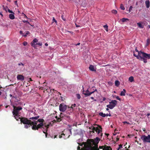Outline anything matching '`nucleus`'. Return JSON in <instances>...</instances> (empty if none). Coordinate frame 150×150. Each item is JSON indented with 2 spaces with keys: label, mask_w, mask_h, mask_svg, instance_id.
<instances>
[{
  "label": "nucleus",
  "mask_w": 150,
  "mask_h": 150,
  "mask_svg": "<svg viewBox=\"0 0 150 150\" xmlns=\"http://www.w3.org/2000/svg\"><path fill=\"white\" fill-rule=\"evenodd\" d=\"M99 115L102 116L103 117H105L106 116V114L105 113H103V112H100L99 113Z\"/></svg>",
  "instance_id": "26"
},
{
  "label": "nucleus",
  "mask_w": 150,
  "mask_h": 150,
  "mask_svg": "<svg viewBox=\"0 0 150 150\" xmlns=\"http://www.w3.org/2000/svg\"><path fill=\"white\" fill-rule=\"evenodd\" d=\"M111 116V115L110 113H109V114L107 113L106 114V116Z\"/></svg>",
  "instance_id": "50"
},
{
  "label": "nucleus",
  "mask_w": 150,
  "mask_h": 150,
  "mask_svg": "<svg viewBox=\"0 0 150 150\" xmlns=\"http://www.w3.org/2000/svg\"><path fill=\"white\" fill-rule=\"evenodd\" d=\"M105 146L103 150H112V149L110 146H108L106 145H105Z\"/></svg>",
  "instance_id": "17"
},
{
  "label": "nucleus",
  "mask_w": 150,
  "mask_h": 150,
  "mask_svg": "<svg viewBox=\"0 0 150 150\" xmlns=\"http://www.w3.org/2000/svg\"><path fill=\"white\" fill-rule=\"evenodd\" d=\"M116 98L117 100H121V98H119V96H117L116 97Z\"/></svg>",
  "instance_id": "46"
},
{
  "label": "nucleus",
  "mask_w": 150,
  "mask_h": 150,
  "mask_svg": "<svg viewBox=\"0 0 150 150\" xmlns=\"http://www.w3.org/2000/svg\"><path fill=\"white\" fill-rule=\"evenodd\" d=\"M150 43V40L149 39H147L146 41V46H147L149 45Z\"/></svg>",
  "instance_id": "29"
},
{
  "label": "nucleus",
  "mask_w": 150,
  "mask_h": 150,
  "mask_svg": "<svg viewBox=\"0 0 150 150\" xmlns=\"http://www.w3.org/2000/svg\"><path fill=\"white\" fill-rule=\"evenodd\" d=\"M94 125L95 126H97L98 127H95L92 126L89 127V129H93L92 131L94 133L95 131H96L98 134H99L100 132L101 131V129H102V127L101 126L96 124H95Z\"/></svg>",
  "instance_id": "4"
},
{
  "label": "nucleus",
  "mask_w": 150,
  "mask_h": 150,
  "mask_svg": "<svg viewBox=\"0 0 150 150\" xmlns=\"http://www.w3.org/2000/svg\"><path fill=\"white\" fill-rule=\"evenodd\" d=\"M80 45V43H77V44L76 45L77 46L78 45Z\"/></svg>",
  "instance_id": "63"
},
{
  "label": "nucleus",
  "mask_w": 150,
  "mask_h": 150,
  "mask_svg": "<svg viewBox=\"0 0 150 150\" xmlns=\"http://www.w3.org/2000/svg\"><path fill=\"white\" fill-rule=\"evenodd\" d=\"M13 109L12 113L13 115L19 116V112L20 110L22 109V108L20 106L16 107L14 105L13 106Z\"/></svg>",
  "instance_id": "5"
},
{
  "label": "nucleus",
  "mask_w": 150,
  "mask_h": 150,
  "mask_svg": "<svg viewBox=\"0 0 150 150\" xmlns=\"http://www.w3.org/2000/svg\"><path fill=\"white\" fill-rule=\"evenodd\" d=\"M121 9L122 10H124L125 9V8L123 4H121L120 6Z\"/></svg>",
  "instance_id": "33"
},
{
  "label": "nucleus",
  "mask_w": 150,
  "mask_h": 150,
  "mask_svg": "<svg viewBox=\"0 0 150 150\" xmlns=\"http://www.w3.org/2000/svg\"><path fill=\"white\" fill-rule=\"evenodd\" d=\"M12 98H15L16 99V101H18V97L16 96H13Z\"/></svg>",
  "instance_id": "38"
},
{
  "label": "nucleus",
  "mask_w": 150,
  "mask_h": 150,
  "mask_svg": "<svg viewBox=\"0 0 150 150\" xmlns=\"http://www.w3.org/2000/svg\"><path fill=\"white\" fill-rule=\"evenodd\" d=\"M106 100V98H105V97H103V101H104V100Z\"/></svg>",
  "instance_id": "57"
},
{
  "label": "nucleus",
  "mask_w": 150,
  "mask_h": 150,
  "mask_svg": "<svg viewBox=\"0 0 150 150\" xmlns=\"http://www.w3.org/2000/svg\"><path fill=\"white\" fill-rule=\"evenodd\" d=\"M33 114V116L29 118V119L32 120L33 121L37 120L40 117L39 115H38L36 113L34 112Z\"/></svg>",
  "instance_id": "12"
},
{
  "label": "nucleus",
  "mask_w": 150,
  "mask_h": 150,
  "mask_svg": "<svg viewBox=\"0 0 150 150\" xmlns=\"http://www.w3.org/2000/svg\"><path fill=\"white\" fill-rule=\"evenodd\" d=\"M37 121H36V120H35L34 121H33V122H36V123H37L38 122H42L43 123L44 122V120L43 119H38Z\"/></svg>",
  "instance_id": "18"
},
{
  "label": "nucleus",
  "mask_w": 150,
  "mask_h": 150,
  "mask_svg": "<svg viewBox=\"0 0 150 150\" xmlns=\"http://www.w3.org/2000/svg\"><path fill=\"white\" fill-rule=\"evenodd\" d=\"M57 120L58 122H59L61 120V118L58 117L57 119Z\"/></svg>",
  "instance_id": "49"
},
{
  "label": "nucleus",
  "mask_w": 150,
  "mask_h": 150,
  "mask_svg": "<svg viewBox=\"0 0 150 150\" xmlns=\"http://www.w3.org/2000/svg\"><path fill=\"white\" fill-rule=\"evenodd\" d=\"M68 126L69 128H71V125H68Z\"/></svg>",
  "instance_id": "64"
},
{
  "label": "nucleus",
  "mask_w": 150,
  "mask_h": 150,
  "mask_svg": "<svg viewBox=\"0 0 150 150\" xmlns=\"http://www.w3.org/2000/svg\"><path fill=\"white\" fill-rule=\"evenodd\" d=\"M32 125L33 126V123H30V124H26L24 125V127L25 128L27 129L29 127H30V126H32Z\"/></svg>",
  "instance_id": "21"
},
{
  "label": "nucleus",
  "mask_w": 150,
  "mask_h": 150,
  "mask_svg": "<svg viewBox=\"0 0 150 150\" xmlns=\"http://www.w3.org/2000/svg\"><path fill=\"white\" fill-rule=\"evenodd\" d=\"M45 46H47L48 45V44L47 43H45Z\"/></svg>",
  "instance_id": "62"
},
{
  "label": "nucleus",
  "mask_w": 150,
  "mask_h": 150,
  "mask_svg": "<svg viewBox=\"0 0 150 150\" xmlns=\"http://www.w3.org/2000/svg\"><path fill=\"white\" fill-rule=\"evenodd\" d=\"M19 32H20V34L22 35L23 36V33L22 31H20Z\"/></svg>",
  "instance_id": "52"
},
{
  "label": "nucleus",
  "mask_w": 150,
  "mask_h": 150,
  "mask_svg": "<svg viewBox=\"0 0 150 150\" xmlns=\"http://www.w3.org/2000/svg\"><path fill=\"white\" fill-rule=\"evenodd\" d=\"M117 101L115 100H112L109 102L110 104L107 105L106 106L107 108H109L110 109H113L117 105Z\"/></svg>",
  "instance_id": "9"
},
{
  "label": "nucleus",
  "mask_w": 150,
  "mask_h": 150,
  "mask_svg": "<svg viewBox=\"0 0 150 150\" xmlns=\"http://www.w3.org/2000/svg\"><path fill=\"white\" fill-rule=\"evenodd\" d=\"M52 21L53 22H54L56 23H57V21L55 19L54 17L53 18Z\"/></svg>",
  "instance_id": "45"
},
{
  "label": "nucleus",
  "mask_w": 150,
  "mask_h": 150,
  "mask_svg": "<svg viewBox=\"0 0 150 150\" xmlns=\"http://www.w3.org/2000/svg\"><path fill=\"white\" fill-rule=\"evenodd\" d=\"M83 93L85 96H89L91 95L92 93H93L96 91H97V90L96 89L92 91H90L88 89L86 91L83 90Z\"/></svg>",
  "instance_id": "10"
},
{
  "label": "nucleus",
  "mask_w": 150,
  "mask_h": 150,
  "mask_svg": "<svg viewBox=\"0 0 150 150\" xmlns=\"http://www.w3.org/2000/svg\"><path fill=\"white\" fill-rule=\"evenodd\" d=\"M75 25H76V27H78L80 26L79 25H77L76 24H75Z\"/></svg>",
  "instance_id": "56"
},
{
  "label": "nucleus",
  "mask_w": 150,
  "mask_h": 150,
  "mask_svg": "<svg viewBox=\"0 0 150 150\" xmlns=\"http://www.w3.org/2000/svg\"><path fill=\"white\" fill-rule=\"evenodd\" d=\"M59 110L60 111L64 112L65 111L67 108V105L64 103H61L59 106Z\"/></svg>",
  "instance_id": "11"
},
{
  "label": "nucleus",
  "mask_w": 150,
  "mask_h": 150,
  "mask_svg": "<svg viewBox=\"0 0 150 150\" xmlns=\"http://www.w3.org/2000/svg\"><path fill=\"white\" fill-rule=\"evenodd\" d=\"M14 13H12L11 14H10L9 15V17L10 19H13L15 18V16H14Z\"/></svg>",
  "instance_id": "23"
},
{
  "label": "nucleus",
  "mask_w": 150,
  "mask_h": 150,
  "mask_svg": "<svg viewBox=\"0 0 150 150\" xmlns=\"http://www.w3.org/2000/svg\"><path fill=\"white\" fill-rule=\"evenodd\" d=\"M44 126H45V127L46 128V131L45 132V131H43V132L44 133H45V137H47V129L48 128H49V124H45V125H44Z\"/></svg>",
  "instance_id": "16"
},
{
  "label": "nucleus",
  "mask_w": 150,
  "mask_h": 150,
  "mask_svg": "<svg viewBox=\"0 0 150 150\" xmlns=\"http://www.w3.org/2000/svg\"><path fill=\"white\" fill-rule=\"evenodd\" d=\"M76 104L75 103L74 104H72L71 105V106L70 107V108H71V111H73V108L75 107L76 106ZM69 108L70 107L68 106H67Z\"/></svg>",
  "instance_id": "25"
},
{
  "label": "nucleus",
  "mask_w": 150,
  "mask_h": 150,
  "mask_svg": "<svg viewBox=\"0 0 150 150\" xmlns=\"http://www.w3.org/2000/svg\"><path fill=\"white\" fill-rule=\"evenodd\" d=\"M119 138H116V142L118 141L119 140Z\"/></svg>",
  "instance_id": "58"
},
{
  "label": "nucleus",
  "mask_w": 150,
  "mask_h": 150,
  "mask_svg": "<svg viewBox=\"0 0 150 150\" xmlns=\"http://www.w3.org/2000/svg\"><path fill=\"white\" fill-rule=\"evenodd\" d=\"M36 45H39L40 46H41L42 45V42L37 43V42L36 43Z\"/></svg>",
  "instance_id": "48"
},
{
  "label": "nucleus",
  "mask_w": 150,
  "mask_h": 150,
  "mask_svg": "<svg viewBox=\"0 0 150 150\" xmlns=\"http://www.w3.org/2000/svg\"><path fill=\"white\" fill-rule=\"evenodd\" d=\"M64 117V119L68 121L70 120V117L69 115H65Z\"/></svg>",
  "instance_id": "22"
},
{
  "label": "nucleus",
  "mask_w": 150,
  "mask_h": 150,
  "mask_svg": "<svg viewBox=\"0 0 150 150\" xmlns=\"http://www.w3.org/2000/svg\"><path fill=\"white\" fill-rule=\"evenodd\" d=\"M141 139L144 143H150V135L149 134L147 136L145 135H142L141 136Z\"/></svg>",
  "instance_id": "8"
},
{
  "label": "nucleus",
  "mask_w": 150,
  "mask_h": 150,
  "mask_svg": "<svg viewBox=\"0 0 150 150\" xmlns=\"http://www.w3.org/2000/svg\"><path fill=\"white\" fill-rule=\"evenodd\" d=\"M126 90L125 89H123V91H122L121 92L120 95L121 96H125V95Z\"/></svg>",
  "instance_id": "24"
},
{
  "label": "nucleus",
  "mask_w": 150,
  "mask_h": 150,
  "mask_svg": "<svg viewBox=\"0 0 150 150\" xmlns=\"http://www.w3.org/2000/svg\"><path fill=\"white\" fill-rule=\"evenodd\" d=\"M119 147L118 148V149H121L122 148V144H119Z\"/></svg>",
  "instance_id": "40"
},
{
  "label": "nucleus",
  "mask_w": 150,
  "mask_h": 150,
  "mask_svg": "<svg viewBox=\"0 0 150 150\" xmlns=\"http://www.w3.org/2000/svg\"><path fill=\"white\" fill-rule=\"evenodd\" d=\"M115 86H118L120 85V83L118 81H116L115 82Z\"/></svg>",
  "instance_id": "27"
},
{
  "label": "nucleus",
  "mask_w": 150,
  "mask_h": 150,
  "mask_svg": "<svg viewBox=\"0 0 150 150\" xmlns=\"http://www.w3.org/2000/svg\"><path fill=\"white\" fill-rule=\"evenodd\" d=\"M24 18H28L27 17V16L25 14H24Z\"/></svg>",
  "instance_id": "55"
},
{
  "label": "nucleus",
  "mask_w": 150,
  "mask_h": 150,
  "mask_svg": "<svg viewBox=\"0 0 150 150\" xmlns=\"http://www.w3.org/2000/svg\"><path fill=\"white\" fill-rule=\"evenodd\" d=\"M61 18H62V19L64 21H65L66 20V19L64 17V16L63 15H62L61 16Z\"/></svg>",
  "instance_id": "44"
},
{
  "label": "nucleus",
  "mask_w": 150,
  "mask_h": 150,
  "mask_svg": "<svg viewBox=\"0 0 150 150\" xmlns=\"http://www.w3.org/2000/svg\"><path fill=\"white\" fill-rule=\"evenodd\" d=\"M102 132V129H101V131L100 132V133L99 134H98L99 135V136H100L101 137L103 136V133H100V132Z\"/></svg>",
  "instance_id": "41"
},
{
  "label": "nucleus",
  "mask_w": 150,
  "mask_h": 150,
  "mask_svg": "<svg viewBox=\"0 0 150 150\" xmlns=\"http://www.w3.org/2000/svg\"><path fill=\"white\" fill-rule=\"evenodd\" d=\"M133 55L137 59L143 61L145 63L147 62V59H150V54H148L141 51H139L137 48L134 52Z\"/></svg>",
  "instance_id": "2"
},
{
  "label": "nucleus",
  "mask_w": 150,
  "mask_h": 150,
  "mask_svg": "<svg viewBox=\"0 0 150 150\" xmlns=\"http://www.w3.org/2000/svg\"><path fill=\"white\" fill-rule=\"evenodd\" d=\"M132 8L133 7L132 6H130V7H129V12H130V11H131Z\"/></svg>",
  "instance_id": "42"
},
{
  "label": "nucleus",
  "mask_w": 150,
  "mask_h": 150,
  "mask_svg": "<svg viewBox=\"0 0 150 150\" xmlns=\"http://www.w3.org/2000/svg\"><path fill=\"white\" fill-rule=\"evenodd\" d=\"M30 120L28 119L27 118L22 117L20 119V121L21 122L25 125L30 124V123H33V122Z\"/></svg>",
  "instance_id": "7"
},
{
  "label": "nucleus",
  "mask_w": 150,
  "mask_h": 150,
  "mask_svg": "<svg viewBox=\"0 0 150 150\" xmlns=\"http://www.w3.org/2000/svg\"><path fill=\"white\" fill-rule=\"evenodd\" d=\"M105 147V145H104V146H99V148H98V149H103H103H104V147Z\"/></svg>",
  "instance_id": "36"
},
{
  "label": "nucleus",
  "mask_w": 150,
  "mask_h": 150,
  "mask_svg": "<svg viewBox=\"0 0 150 150\" xmlns=\"http://www.w3.org/2000/svg\"><path fill=\"white\" fill-rule=\"evenodd\" d=\"M38 40L37 39H34L33 41L30 43L32 47L35 48L36 47L35 45H36V44L35 43H36L38 42Z\"/></svg>",
  "instance_id": "13"
},
{
  "label": "nucleus",
  "mask_w": 150,
  "mask_h": 150,
  "mask_svg": "<svg viewBox=\"0 0 150 150\" xmlns=\"http://www.w3.org/2000/svg\"><path fill=\"white\" fill-rule=\"evenodd\" d=\"M105 134L107 137H108L109 135V134H108V133H105Z\"/></svg>",
  "instance_id": "54"
},
{
  "label": "nucleus",
  "mask_w": 150,
  "mask_h": 150,
  "mask_svg": "<svg viewBox=\"0 0 150 150\" xmlns=\"http://www.w3.org/2000/svg\"><path fill=\"white\" fill-rule=\"evenodd\" d=\"M105 28V30L107 31H108V26L107 25H105L103 26Z\"/></svg>",
  "instance_id": "31"
},
{
  "label": "nucleus",
  "mask_w": 150,
  "mask_h": 150,
  "mask_svg": "<svg viewBox=\"0 0 150 150\" xmlns=\"http://www.w3.org/2000/svg\"><path fill=\"white\" fill-rule=\"evenodd\" d=\"M23 23H28V24H30V23H29V22L28 21H25V20H24V21H23Z\"/></svg>",
  "instance_id": "47"
},
{
  "label": "nucleus",
  "mask_w": 150,
  "mask_h": 150,
  "mask_svg": "<svg viewBox=\"0 0 150 150\" xmlns=\"http://www.w3.org/2000/svg\"><path fill=\"white\" fill-rule=\"evenodd\" d=\"M27 42H24L23 43V44L24 46H26L27 45Z\"/></svg>",
  "instance_id": "43"
},
{
  "label": "nucleus",
  "mask_w": 150,
  "mask_h": 150,
  "mask_svg": "<svg viewBox=\"0 0 150 150\" xmlns=\"http://www.w3.org/2000/svg\"><path fill=\"white\" fill-rule=\"evenodd\" d=\"M29 32L28 31H27L26 32V33L25 34V35H23V36H24V37H26L27 36V35L29 34Z\"/></svg>",
  "instance_id": "37"
},
{
  "label": "nucleus",
  "mask_w": 150,
  "mask_h": 150,
  "mask_svg": "<svg viewBox=\"0 0 150 150\" xmlns=\"http://www.w3.org/2000/svg\"><path fill=\"white\" fill-rule=\"evenodd\" d=\"M143 22L141 21L137 23V25L138 27L140 28H143L144 27V25H143Z\"/></svg>",
  "instance_id": "15"
},
{
  "label": "nucleus",
  "mask_w": 150,
  "mask_h": 150,
  "mask_svg": "<svg viewBox=\"0 0 150 150\" xmlns=\"http://www.w3.org/2000/svg\"><path fill=\"white\" fill-rule=\"evenodd\" d=\"M145 4L146 7L147 8H148L150 7V1L149 0H146L145 1Z\"/></svg>",
  "instance_id": "20"
},
{
  "label": "nucleus",
  "mask_w": 150,
  "mask_h": 150,
  "mask_svg": "<svg viewBox=\"0 0 150 150\" xmlns=\"http://www.w3.org/2000/svg\"><path fill=\"white\" fill-rule=\"evenodd\" d=\"M121 21L123 22H124L127 21H128L129 20V19L127 18H122L121 19Z\"/></svg>",
  "instance_id": "28"
},
{
  "label": "nucleus",
  "mask_w": 150,
  "mask_h": 150,
  "mask_svg": "<svg viewBox=\"0 0 150 150\" xmlns=\"http://www.w3.org/2000/svg\"><path fill=\"white\" fill-rule=\"evenodd\" d=\"M18 66H20L21 65H22V66H24V64L22 63H18Z\"/></svg>",
  "instance_id": "51"
},
{
  "label": "nucleus",
  "mask_w": 150,
  "mask_h": 150,
  "mask_svg": "<svg viewBox=\"0 0 150 150\" xmlns=\"http://www.w3.org/2000/svg\"><path fill=\"white\" fill-rule=\"evenodd\" d=\"M100 139L97 137L94 139H88L86 144L84 145V148L81 149V147L78 146V150H99L98 147V144Z\"/></svg>",
  "instance_id": "1"
},
{
  "label": "nucleus",
  "mask_w": 150,
  "mask_h": 150,
  "mask_svg": "<svg viewBox=\"0 0 150 150\" xmlns=\"http://www.w3.org/2000/svg\"><path fill=\"white\" fill-rule=\"evenodd\" d=\"M71 129L66 130V131H64V132L65 133H62L61 134V135H59V138H61L62 137V136H65V137H63V138L64 139H66L67 138H68L70 136V135L69 134V133H70L71 134Z\"/></svg>",
  "instance_id": "3"
},
{
  "label": "nucleus",
  "mask_w": 150,
  "mask_h": 150,
  "mask_svg": "<svg viewBox=\"0 0 150 150\" xmlns=\"http://www.w3.org/2000/svg\"><path fill=\"white\" fill-rule=\"evenodd\" d=\"M7 10L9 13H13V12L12 10H10L8 8H7Z\"/></svg>",
  "instance_id": "39"
},
{
  "label": "nucleus",
  "mask_w": 150,
  "mask_h": 150,
  "mask_svg": "<svg viewBox=\"0 0 150 150\" xmlns=\"http://www.w3.org/2000/svg\"><path fill=\"white\" fill-rule=\"evenodd\" d=\"M124 124H125L126 123H127L128 124L129 123L127 121H125L123 122Z\"/></svg>",
  "instance_id": "53"
},
{
  "label": "nucleus",
  "mask_w": 150,
  "mask_h": 150,
  "mask_svg": "<svg viewBox=\"0 0 150 150\" xmlns=\"http://www.w3.org/2000/svg\"><path fill=\"white\" fill-rule=\"evenodd\" d=\"M14 117H15V118L17 120H18L19 119H21V118L20 117H18V116H15V115H13Z\"/></svg>",
  "instance_id": "32"
},
{
  "label": "nucleus",
  "mask_w": 150,
  "mask_h": 150,
  "mask_svg": "<svg viewBox=\"0 0 150 150\" xmlns=\"http://www.w3.org/2000/svg\"><path fill=\"white\" fill-rule=\"evenodd\" d=\"M0 15L1 16V17L3 16V15L1 12H0Z\"/></svg>",
  "instance_id": "60"
},
{
  "label": "nucleus",
  "mask_w": 150,
  "mask_h": 150,
  "mask_svg": "<svg viewBox=\"0 0 150 150\" xmlns=\"http://www.w3.org/2000/svg\"><path fill=\"white\" fill-rule=\"evenodd\" d=\"M112 12L113 13H114V14H116L117 13V11L116 10H113L112 11Z\"/></svg>",
  "instance_id": "35"
},
{
  "label": "nucleus",
  "mask_w": 150,
  "mask_h": 150,
  "mask_svg": "<svg viewBox=\"0 0 150 150\" xmlns=\"http://www.w3.org/2000/svg\"><path fill=\"white\" fill-rule=\"evenodd\" d=\"M7 7H6V8H4V10H5L6 11H7Z\"/></svg>",
  "instance_id": "59"
},
{
  "label": "nucleus",
  "mask_w": 150,
  "mask_h": 150,
  "mask_svg": "<svg viewBox=\"0 0 150 150\" xmlns=\"http://www.w3.org/2000/svg\"><path fill=\"white\" fill-rule=\"evenodd\" d=\"M89 69L93 71H96V70L94 69V66L92 65H91L89 67Z\"/></svg>",
  "instance_id": "19"
},
{
  "label": "nucleus",
  "mask_w": 150,
  "mask_h": 150,
  "mask_svg": "<svg viewBox=\"0 0 150 150\" xmlns=\"http://www.w3.org/2000/svg\"><path fill=\"white\" fill-rule=\"evenodd\" d=\"M149 115H150V113H147L146 114V116H149Z\"/></svg>",
  "instance_id": "61"
},
{
  "label": "nucleus",
  "mask_w": 150,
  "mask_h": 150,
  "mask_svg": "<svg viewBox=\"0 0 150 150\" xmlns=\"http://www.w3.org/2000/svg\"><path fill=\"white\" fill-rule=\"evenodd\" d=\"M76 96H77V98L78 99H81V96L80 95V94H76Z\"/></svg>",
  "instance_id": "34"
},
{
  "label": "nucleus",
  "mask_w": 150,
  "mask_h": 150,
  "mask_svg": "<svg viewBox=\"0 0 150 150\" xmlns=\"http://www.w3.org/2000/svg\"><path fill=\"white\" fill-rule=\"evenodd\" d=\"M33 126L32 127V129L33 130H38L39 128H41L44 125L43 123L40 122L37 125V123L36 122H33Z\"/></svg>",
  "instance_id": "6"
},
{
  "label": "nucleus",
  "mask_w": 150,
  "mask_h": 150,
  "mask_svg": "<svg viewBox=\"0 0 150 150\" xmlns=\"http://www.w3.org/2000/svg\"><path fill=\"white\" fill-rule=\"evenodd\" d=\"M129 81L131 82H132L134 81V78L132 76L130 77L129 79Z\"/></svg>",
  "instance_id": "30"
},
{
  "label": "nucleus",
  "mask_w": 150,
  "mask_h": 150,
  "mask_svg": "<svg viewBox=\"0 0 150 150\" xmlns=\"http://www.w3.org/2000/svg\"><path fill=\"white\" fill-rule=\"evenodd\" d=\"M17 79L18 80L23 81L24 79V77L22 75H18L17 77Z\"/></svg>",
  "instance_id": "14"
}]
</instances>
